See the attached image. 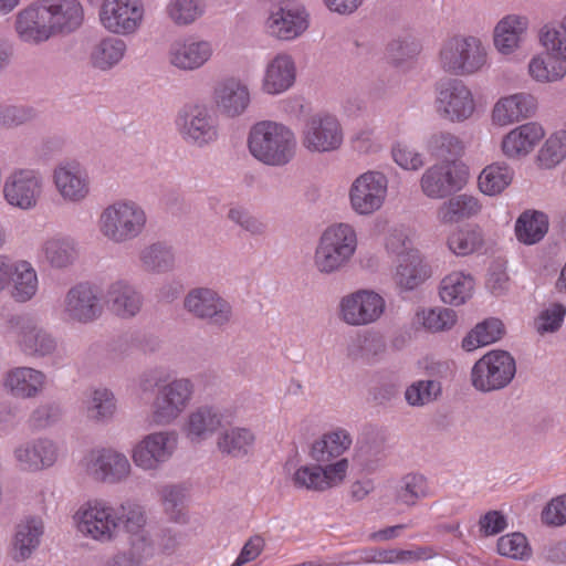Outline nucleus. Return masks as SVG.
I'll list each match as a JSON object with an SVG mask.
<instances>
[{
    "label": "nucleus",
    "mask_w": 566,
    "mask_h": 566,
    "mask_svg": "<svg viewBox=\"0 0 566 566\" xmlns=\"http://www.w3.org/2000/svg\"><path fill=\"white\" fill-rule=\"evenodd\" d=\"M292 482L296 489L323 492L319 464L301 465L293 473Z\"/></svg>",
    "instance_id": "obj_63"
},
{
    "label": "nucleus",
    "mask_w": 566,
    "mask_h": 566,
    "mask_svg": "<svg viewBox=\"0 0 566 566\" xmlns=\"http://www.w3.org/2000/svg\"><path fill=\"white\" fill-rule=\"evenodd\" d=\"M431 495L427 479L421 474L410 473L402 478L397 491L398 500L409 506L416 505L422 499Z\"/></svg>",
    "instance_id": "obj_53"
},
{
    "label": "nucleus",
    "mask_w": 566,
    "mask_h": 566,
    "mask_svg": "<svg viewBox=\"0 0 566 566\" xmlns=\"http://www.w3.org/2000/svg\"><path fill=\"white\" fill-rule=\"evenodd\" d=\"M430 275V268L423 262L419 251H410L403 259H399L395 281L399 286L412 290Z\"/></svg>",
    "instance_id": "obj_38"
},
{
    "label": "nucleus",
    "mask_w": 566,
    "mask_h": 566,
    "mask_svg": "<svg viewBox=\"0 0 566 566\" xmlns=\"http://www.w3.org/2000/svg\"><path fill=\"white\" fill-rule=\"evenodd\" d=\"M296 146L293 130L273 120L258 122L251 127L248 136L249 151L268 166L287 165L295 156Z\"/></svg>",
    "instance_id": "obj_1"
},
{
    "label": "nucleus",
    "mask_w": 566,
    "mask_h": 566,
    "mask_svg": "<svg viewBox=\"0 0 566 566\" xmlns=\"http://www.w3.org/2000/svg\"><path fill=\"white\" fill-rule=\"evenodd\" d=\"M431 153L443 159L459 157L463 153V143L455 135L448 132H440L431 136L429 140Z\"/></svg>",
    "instance_id": "obj_58"
},
{
    "label": "nucleus",
    "mask_w": 566,
    "mask_h": 566,
    "mask_svg": "<svg viewBox=\"0 0 566 566\" xmlns=\"http://www.w3.org/2000/svg\"><path fill=\"white\" fill-rule=\"evenodd\" d=\"M483 234L478 228H457L447 237V247L458 256H467L482 249Z\"/></svg>",
    "instance_id": "obj_48"
},
{
    "label": "nucleus",
    "mask_w": 566,
    "mask_h": 566,
    "mask_svg": "<svg viewBox=\"0 0 566 566\" xmlns=\"http://www.w3.org/2000/svg\"><path fill=\"white\" fill-rule=\"evenodd\" d=\"M166 12L174 23L188 25L202 14L203 9L200 0H170Z\"/></svg>",
    "instance_id": "obj_56"
},
{
    "label": "nucleus",
    "mask_w": 566,
    "mask_h": 566,
    "mask_svg": "<svg viewBox=\"0 0 566 566\" xmlns=\"http://www.w3.org/2000/svg\"><path fill=\"white\" fill-rule=\"evenodd\" d=\"M530 76L538 83H553L566 75V65L546 53L535 54L528 63Z\"/></svg>",
    "instance_id": "obj_46"
},
{
    "label": "nucleus",
    "mask_w": 566,
    "mask_h": 566,
    "mask_svg": "<svg viewBox=\"0 0 566 566\" xmlns=\"http://www.w3.org/2000/svg\"><path fill=\"white\" fill-rule=\"evenodd\" d=\"M545 135V128L538 122L520 124L503 135L500 143L501 153L509 160H523L534 153Z\"/></svg>",
    "instance_id": "obj_15"
},
{
    "label": "nucleus",
    "mask_w": 566,
    "mask_h": 566,
    "mask_svg": "<svg viewBox=\"0 0 566 566\" xmlns=\"http://www.w3.org/2000/svg\"><path fill=\"white\" fill-rule=\"evenodd\" d=\"M514 170L506 163H492L483 168L478 178L481 192L486 196L502 193L513 181Z\"/></svg>",
    "instance_id": "obj_41"
},
{
    "label": "nucleus",
    "mask_w": 566,
    "mask_h": 566,
    "mask_svg": "<svg viewBox=\"0 0 566 566\" xmlns=\"http://www.w3.org/2000/svg\"><path fill=\"white\" fill-rule=\"evenodd\" d=\"M536 111V97L520 92L500 97L492 106L490 119L493 126L503 128L533 117Z\"/></svg>",
    "instance_id": "obj_18"
},
{
    "label": "nucleus",
    "mask_w": 566,
    "mask_h": 566,
    "mask_svg": "<svg viewBox=\"0 0 566 566\" xmlns=\"http://www.w3.org/2000/svg\"><path fill=\"white\" fill-rule=\"evenodd\" d=\"M126 49L122 39L107 36L93 46L90 61L94 67L106 71L123 60Z\"/></svg>",
    "instance_id": "obj_45"
},
{
    "label": "nucleus",
    "mask_w": 566,
    "mask_h": 566,
    "mask_svg": "<svg viewBox=\"0 0 566 566\" xmlns=\"http://www.w3.org/2000/svg\"><path fill=\"white\" fill-rule=\"evenodd\" d=\"M222 423V415L211 407H200L187 418L184 432L191 442L209 438Z\"/></svg>",
    "instance_id": "obj_36"
},
{
    "label": "nucleus",
    "mask_w": 566,
    "mask_h": 566,
    "mask_svg": "<svg viewBox=\"0 0 566 566\" xmlns=\"http://www.w3.org/2000/svg\"><path fill=\"white\" fill-rule=\"evenodd\" d=\"M467 180V167L454 160H448L428 168L421 177L420 186L427 197L440 199L460 190Z\"/></svg>",
    "instance_id": "obj_13"
},
{
    "label": "nucleus",
    "mask_w": 566,
    "mask_h": 566,
    "mask_svg": "<svg viewBox=\"0 0 566 566\" xmlns=\"http://www.w3.org/2000/svg\"><path fill=\"white\" fill-rule=\"evenodd\" d=\"M8 324L24 354L44 356L55 348L54 339L45 332L38 329L30 318L13 316Z\"/></svg>",
    "instance_id": "obj_22"
},
{
    "label": "nucleus",
    "mask_w": 566,
    "mask_h": 566,
    "mask_svg": "<svg viewBox=\"0 0 566 566\" xmlns=\"http://www.w3.org/2000/svg\"><path fill=\"white\" fill-rule=\"evenodd\" d=\"M15 31L21 41L32 44H40L53 36L49 19L39 2L19 12Z\"/></svg>",
    "instance_id": "obj_26"
},
{
    "label": "nucleus",
    "mask_w": 566,
    "mask_h": 566,
    "mask_svg": "<svg viewBox=\"0 0 566 566\" xmlns=\"http://www.w3.org/2000/svg\"><path fill=\"white\" fill-rule=\"evenodd\" d=\"M161 502L169 518L175 522H184V489L176 485L164 486L160 491Z\"/></svg>",
    "instance_id": "obj_61"
},
{
    "label": "nucleus",
    "mask_w": 566,
    "mask_h": 566,
    "mask_svg": "<svg viewBox=\"0 0 566 566\" xmlns=\"http://www.w3.org/2000/svg\"><path fill=\"white\" fill-rule=\"evenodd\" d=\"M388 181L384 174L367 171L357 177L349 189L352 209L360 216L378 211L387 197Z\"/></svg>",
    "instance_id": "obj_11"
},
{
    "label": "nucleus",
    "mask_w": 566,
    "mask_h": 566,
    "mask_svg": "<svg viewBox=\"0 0 566 566\" xmlns=\"http://www.w3.org/2000/svg\"><path fill=\"white\" fill-rule=\"evenodd\" d=\"M115 399L111 391L96 389L87 402V417L97 421L108 419L115 412Z\"/></svg>",
    "instance_id": "obj_59"
},
{
    "label": "nucleus",
    "mask_w": 566,
    "mask_h": 566,
    "mask_svg": "<svg viewBox=\"0 0 566 566\" xmlns=\"http://www.w3.org/2000/svg\"><path fill=\"white\" fill-rule=\"evenodd\" d=\"M179 130L186 140L198 145L208 144L217 138L213 119L205 107L196 106L191 113L178 122Z\"/></svg>",
    "instance_id": "obj_30"
},
{
    "label": "nucleus",
    "mask_w": 566,
    "mask_h": 566,
    "mask_svg": "<svg viewBox=\"0 0 566 566\" xmlns=\"http://www.w3.org/2000/svg\"><path fill=\"white\" fill-rule=\"evenodd\" d=\"M440 390V385L436 381L419 380L407 388L405 397L411 406H423L434 400Z\"/></svg>",
    "instance_id": "obj_60"
},
{
    "label": "nucleus",
    "mask_w": 566,
    "mask_h": 566,
    "mask_svg": "<svg viewBox=\"0 0 566 566\" xmlns=\"http://www.w3.org/2000/svg\"><path fill=\"white\" fill-rule=\"evenodd\" d=\"M497 553L502 556L524 560L532 555V548L526 536L522 533H511L501 536L497 539Z\"/></svg>",
    "instance_id": "obj_55"
},
{
    "label": "nucleus",
    "mask_w": 566,
    "mask_h": 566,
    "mask_svg": "<svg viewBox=\"0 0 566 566\" xmlns=\"http://www.w3.org/2000/svg\"><path fill=\"white\" fill-rule=\"evenodd\" d=\"M106 297L109 310L123 318L135 316L140 311L143 303L140 294L123 281L113 283Z\"/></svg>",
    "instance_id": "obj_37"
},
{
    "label": "nucleus",
    "mask_w": 566,
    "mask_h": 566,
    "mask_svg": "<svg viewBox=\"0 0 566 566\" xmlns=\"http://www.w3.org/2000/svg\"><path fill=\"white\" fill-rule=\"evenodd\" d=\"M185 307L193 315L208 318L217 325L229 322L231 315L230 305L209 289L192 290L185 300Z\"/></svg>",
    "instance_id": "obj_24"
},
{
    "label": "nucleus",
    "mask_w": 566,
    "mask_h": 566,
    "mask_svg": "<svg viewBox=\"0 0 566 566\" xmlns=\"http://www.w3.org/2000/svg\"><path fill=\"white\" fill-rule=\"evenodd\" d=\"M528 29V19L524 15L509 14L495 25L493 44L502 55H511L518 50Z\"/></svg>",
    "instance_id": "obj_28"
},
{
    "label": "nucleus",
    "mask_w": 566,
    "mask_h": 566,
    "mask_svg": "<svg viewBox=\"0 0 566 566\" xmlns=\"http://www.w3.org/2000/svg\"><path fill=\"white\" fill-rule=\"evenodd\" d=\"M488 49L474 35L447 39L439 51L440 67L452 75H473L488 65Z\"/></svg>",
    "instance_id": "obj_2"
},
{
    "label": "nucleus",
    "mask_w": 566,
    "mask_h": 566,
    "mask_svg": "<svg viewBox=\"0 0 566 566\" xmlns=\"http://www.w3.org/2000/svg\"><path fill=\"white\" fill-rule=\"evenodd\" d=\"M43 191V181L40 174L33 169H19L13 171L3 185L6 201L22 210H30L38 203Z\"/></svg>",
    "instance_id": "obj_14"
},
{
    "label": "nucleus",
    "mask_w": 566,
    "mask_h": 566,
    "mask_svg": "<svg viewBox=\"0 0 566 566\" xmlns=\"http://www.w3.org/2000/svg\"><path fill=\"white\" fill-rule=\"evenodd\" d=\"M355 229L346 223L327 228L315 251L314 264L321 273H334L343 269L357 249Z\"/></svg>",
    "instance_id": "obj_3"
},
{
    "label": "nucleus",
    "mask_w": 566,
    "mask_h": 566,
    "mask_svg": "<svg viewBox=\"0 0 566 566\" xmlns=\"http://www.w3.org/2000/svg\"><path fill=\"white\" fill-rule=\"evenodd\" d=\"M213 48L209 41L195 36L175 40L168 49V62L182 71H195L203 66L212 56Z\"/></svg>",
    "instance_id": "obj_21"
},
{
    "label": "nucleus",
    "mask_w": 566,
    "mask_h": 566,
    "mask_svg": "<svg viewBox=\"0 0 566 566\" xmlns=\"http://www.w3.org/2000/svg\"><path fill=\"white\" fill-rule=\"evenodd\" d=\"M474 279L463 271H452L440 282L439 295L443 303L459 306L464 304L473 295Z\"/></svg>",
    "instance_id": "obj_35"
},
{
    "label": "nucleus",
    "mask_w": 566,
    "mask_h": 566,
    "mask_svg": "<svg viewBox=\"0 0 566 566\" xmlns=\"http://www.w3.org/2000/svg\"><path fill=\"white\" fill-rule=\"evenodd\" d=\"M504 334V326L497 318H489L478 324L462 340V347L472 352L479 347L499 340Z\"/></svg>",
    "instance_id": "obj_50"
},
{
    "label": "nucleus",
    "mask_w": 566,
    "mask_h": 566,
    "mask_svg": "<svg viewBox=\"0 0 566 566\" xmlns=\"http://www.w3.org/2000/svg\"><path fill=\"white\" fill-rule=\"evenodd\" d=\"M296 67L291 55L281 53L266 65L262 90L266 94L277 95L287 91L295 82Z\"/></svg>",
    "instance_id": "obj_29"
},
{
    "label": "nucleus",
    "mask_w": 566,
    "mask_h": 566,
    "mask_svg": "<svg viewBox=\"0 0 566 566\" xmlns=\"http://www.w3.org/2000/svg\"><path fill=\"white\" fill-rule=\"evenodd\" d=\"M417 317L422 326L430 332L448 331L457 322L455 312L447 307L422 310L417 313Z\"/></svg>",
    "instance_id": "obj_54"
},
{
    "label": "nucleus",
    "mask_w": 566,
    "mask_h": 566,
    "mask_svg": "<svg viewBox=\"0 0 566 566\" xmlns=\"http://www.w3.org/2000/svg\"><path fill=\"white\" fill-rule=\"evenodd\" d=\"M538 42L549 55L566 63L565 15L558 22L544 24L538 32Z\"/></svg>",
    "instance_id": "obj_47"
},
{
    "label": "nucleus",
    "mask_w": 566,
    "mask_h": 566,
    "mask_svg": "<svg viewBox=\"0 0 566 566\" xmlns=\"http://www.w3.org/2000/svg\"><path fill=\"white\" fill-rule=\"evenodd\" d=\"M142 265L146 271L164 272L174 264L171 251L160 243L151 244L140 252Z\"/></svg>",
    "instance_id": "obj_57"
},
{
    "label": "nucleus",
    "mask_w": 566,
    "mask_h": 566,
    "mask_svg": "<svg viewBox=\"0 0 566 566\" xmlns=\"http://www.w3.org/2000/svg\"><path fill=\"white\" fill-rule=\"evenodd\" d=\"M515 371V360L507 352L491 350L474 364L472 385L480 391L502 389L511 382Z\"/></svg>",
    "instance_id": "obj_9"
},
{
    "label": "nucleus",
    "mask_w": 566,
    "mask_h": 566,
    "mask_svg": "<svg viewBox=\"0 0 566 566\" xmlns=\"http://www.w3.org/2000/svg\"><path fill=\"white\" fill-rule=\"evenodd\" d=\"M352 444L348 432L344 429H336L323 434L317 439L311 449V455L317 462H328L342 455Z\"/></svg>",
    "instance_id": "obj_40"
},
{
    "label": "nucleus",
    "mask_w": 566,
    "mask_h": 566,
    "mask_svg": "<svg viewBox=\"0 0 566 566\" xmlns=\"http://www.w3.org/2000/svg\"><path fill=\"white\" fill-rule=\"evenodd\" d=\"M433 556L431 548H417V549H371L364 558L368 563L379 564H406L417 560L428 559Z\"/></svg>",
    "instance_id": "obj_49"
},
{
    "label": "nucleus",
    "mask_w": 566,
    "mask_h": 566,
    "mask_svg": "<svg viewBox=\"0 0 566 566\" xmlns=\"http://www.w3.org/2000/svg\"><path fill=\"white\" fill-rule=\"evenodd\" d=\"M45 385V375L30 367L11 369L4 379L6 388L15 397L32 398L40 394Z\"/></svg>",
    "instance_id": "obj_33"
},
{
    "label": "nucleus",
    "mask_w": 566,
    "mask_h": 566,
    "mask_svg": "<svg viewBox=\"0 0 566 566\" xmlns=\"http://www.w3.org/2000/svg\"><path fill=\"white\" fill-rule=\"evenodd\" d=\"M147 217L134 201L120 200L107 206L98 218L99 232L109 241L124 243L137 238L145 229Z\"/></svg>",
    "instance_id": "obj_4"
},
{
    "label": "nucleus",
    "mask_w": 566,
    "mask_h": 566,
    "mask_svg": "<svg viewBox=\"0 0 566 566\" xmlns=\"http://www.w3.org/2000/svg\"><path fill=\"white\" fill-rule=\"evenodd\" d=\"M548 217L537 210L524 211L515 222V234L524 244L539 242L548 231Z\"/></svg>",
    "instance_id": "obj_42"
},
{
    "label": "nucleus",
    "mask_w": 566,
    "mask_h": 566,
    "mask_svg": "<svg viewBox=\"0 0 566 566\" xmlns=\"http://www.w3.org/2000/svg\"><path fill=\"white\" fill-rule=\"evenodd\" d=\"M176 448L177 436L174 432H155L133 448L132 459L143 470H156L171 458Z\"/></svg>",
    "instance_id": "obj_16"
},
{
    "label": "nucleus",
    "mask_w": 566,
    "mask_h": 566,
    "mask_svg": "<svg viewBox=\"0 0 566 566\" xmlns=\"http://www.w3.org/2000/svg\"><path fill=\"white\" fill-rule=\"evenodd\" d=\"M534 158L539 169L551 170L566 159V129H558L543 139Z\"/></svg>",
    "instance_id": "obj_44"
},
{
    "label": "nucleus",
    "mask_w": 566,
    "mask_h": 566,
    "mask_svg": "<svg viewBox=\"0 0 566 566\" xmlns=\"http://www.w3.org/2000/svg\"><path fill=\"white\" fill-rule=\"evenodd\" d=\"M481 208L475 197L465 193L458 195L438 208L437 219L442 224L457 223L476 216Z\"/></svg>",
    "instance_id": "obj_39"
},
{
    "label": "nucleus",
    "mask_w": 566,
    "mask_h": 566,
    "mask_svg": "<svg viewBox=\"0 0 566 566\" xmlns=\"http://www.w3.org/2000/svg\"><path fill=\"white\" fill-rule=\"evenodd\" d=\"M434 107L438 115L450 123L470 119L476 103L471 88L461 80H449L437 86Z\"/></svg>",
    "instance_id": "obj_7"
},
{
    "label": "nucleus",
    "mask_w": 566,
    "mask_h": 566,
    "mask_svg": "<svg viewBox=\"0 0 566 566\" xmlns=\"http://www.w3.org/2000/svg\"><path fill=\"white\" fill-rule=\"evenodd\" d=\"M82 464L87 474L103 482H119L130 473L126 455L111 449L91 451Z\"/></svg>",
    "instance_id": "obj_20"
},
{
    "label": "nucleus",
    "mask_w": 566,
    "mask_h": 566,
    "mask_svg": "<svg viewBox=\"0 0 566 566\" xmlns=\"http://www.w3.org/2000/svg\"><path fill=\"white\" fill-rule=\"evenodd\" d=\"M566 308L560 304H553L543 311L536 319V329L539 334L557 331L565 317Z\"/></svg>",
    "instance_id": "obj_64"
},
{
    "label": "nucleus",
    "mask_w": 566,
    "mask_h": 566,
    "mask_svg": "<svg viewBox=\"0 0 566 566\" xmlns=\"http://www.w3.org/2000/svg\"><path fill=\"white\" fill-rule=\"evenodd\" d=\"M42 252L46 261L55 268L67 266L76 255L73 241L63 237L48 239L42 247Z\"/></svg>",
    "instance_id": "obj_52"
},
{
    "label": "nucleus",
    "mask_w": 566,
    "mask_h": 566,
    "mask_svg": "<svg viewBox=\"0 0 566 566\" xmlns=\"http://www.w3.org/2000/svg\"><path fill=\"white\" fill-rule=\"evenodd\" d=\"M214 99L223 113L229 116H237L248 107L250 94L248 87L239 80L227 78L217 85Z\"/></svg>",
    "instance_id": "obj_32"
},
{
    "label": "nucleus",
    "mask_w": 566,
    "mask_h": 566,
    "mask_svg": "<svg viewBox=\"0 0 566 566\" xmlns=\"http://www.w3.org/2000/svg\"><path fill=\"white\" fill-rule=\"evenodd\" d=\"M39 3L49 19L53 35L70 33L84 21V10L77 0H40Z\"/></svg>",
    "instance_id": "obj_23"
},
{
    "label": "nucleus",
    "mask_w": 566,
    "mask_h": 566,
    "mask_svg": "<svg viewBox=\"0 0 566 566\" xmlns=\"http://www.w3.org/2000/svg\"><path fill=\"white\" fill-rule=\"evenodd\" d=\"M192 395V384L178 379L165 386L153 406V421L166 424L174 421L188 406Z\"/></svg>",
    "instance_id": "obj_19"
},
{
    "label": "nucleus",
    "mask_w": 566,
    "mask_h": 566,
    "mask_svg": "<svg viewBox=\"0 0 566 566\" xmlns=\"http://www.w3.org/2000/svg\"><path fill=\"white\" fill-rule=\"evenodd\" d=\"M10 283L12 297L19 302L32 298L38 290V276L32 265L27 261H12Z\"/></svg>",
    "instance_id": "obj_43"
},
{
    "label": "nucleus",
    "mask_w": 566,
    "mask_h": 566,
    "mask_svg": "<svg viewBox=\"0 0 566 566\" xmlns=\"http://www.w3.org/2000/svg\"><path fill=\"white\" fill-rule=\"evenodd\" d=\"M254 434L245 428H232L218 438V449L232 457L245 455L254 443Z\"/></svg>",
    "instance_id": "obj_51"
},
{
    "label": "nucleus",
    "mask_w": 566,
    "mask_h": 566,
    "mask_svg": "<svg viewBox=\"0 0 566 566\" xmlns=\"http://www.w3.org/2000/svg\"><path fill=\"white\" fill-rule=\"evenodd\" d=\"M308 27L307 14L300 7L279 8L266 21L268 32L281 40H292Z\"/></svg>",
    "instance_id": "obj_27"
},
{
    "label": "nucleus",
    "mask_w": 566,
    "mask_h": 566,
    "mask_svg": "<svg viewBox=\"0 0 566 566\" xmlns=\"http://www.w3.org/2000/svg\"><path fill=\"white\" fill-rule=\"evenodd\" d=\"M385 298L371 290H358L339 302V318L350 326H366L385 313Z\"/></svg>",
    "instance_id": "obj_10"
},
{
    "label": "nucleus",
    "mask_w": 566,
    "mask_h": 566,
    "mask_svg": "<svg viewBox=\"0 0 566 566\" xmlns=\"http://www.w3.org/2000/svg\"><path fill=\"white\" fill-rule=\"evenodd\" d=\"M76 530L84 537L99 543L113 541L120 525L115 509L103 500H90L74 514Z\"/></svg>",
    "instance_id": "obj_5"
},
{
    "label": "nucleus",
    "mask_w": 566,
    "mask_h": 566,
    "mask_svg": "<svg viewBox=\"0 0 566 566\" xmlns=\"http://www.w3.org/2000/svg\"><path fill=\"white\" fill-rule=\"evenodd\" d=\"M120 523L127 532L135 535L128 552L116 555L106 566H144V563L153 556L151 543L139 534L146 523L145 514L140 505L132 502L122 504Z\"/></svg>",
    "instance_id": "obj_6"
},
{
    "label": "nucleus",
    "mask_w": 566,
    "mask_h": 566,
    "mask_svg": "<svg viewBox=\"0 0 566 566\" xmlns=\"http://www.w3.org/2000/svg\"><path fill=\"white\" fill-rule=\"evenodd\" d=\"M43 535V523L39 517L22 520L15 527L11 556L14 560H25L38 548Z\"/></svg>",
    "instance_id": "obj_31"
},
{
    "label": "nucleus",
    "mask_w": 566,
    "mask_h": 566,
    "mask_svg": "<svg viewBox=\"0 0 566 566\" xmlns=\"http://www.w3.org/2000/svg\"><path fill=\"white\" fill-rule=\"evenodd\" d=\"M53 180L59 193L66 201L80 202L90 192L87 174L76 163L57 166L54 169Z\"/></svg>",
    "instance_id": "obj_25"
},
{
    "label": "nucleus",
    "mask_w": 566,
    "mask_h": 566,
    "mask_svg": "<svg viewBox=\"0 0 566 566\" xmlns=\"http://www.w3.org/2000/svg\"><path fill=\"white\" fill-rule=\"evenodd\" d=\"M102 311L97 291L90 284L81 283L66 293L61 317L65 322L88 323L96 319Z\"/></svg>",
    "instance_id": "obj_17"
},
{
    "label": "nucleus",
    "mask_w": 566,
    "mask_h": 566,
    "mask_svg": "<svg viewBox=\"0 0 566 566\" xmlns=\"http://www.w3.org/2000/svg\"><path fill=\"white\" fill-rule=\"evenodd\" d=\"M348 468L347 459H340L327 465H319L323 492L340 485L347 476Z\"/></svg>",
    "instance_id": "obj_62"
},
{
    "label": "nucleus",
    "mask_w": 566,
    "mask_h": 566,
    "mask_svg": "<svg viewBox=\"0 0 566 566\" xmlns=\"http://www.w3.org/2000/svg\"><path fill=\"white\" fill-rule=\"evenodd\" d=\"M145 8L142 0H102L101 25L111 34L133 35L143 25Z\"/></svg>",
    "instance_id": "obj_8"
},
{
    "label": "nucleus",
    "mask_w": 566,
    "mask_h": 566,
    "mask_svg": "<svg viewBox=\"0 0 566 566\" xmlns=\"http://www.w3.org/2000/svg\"><path fill=\"white\" fill-rule=\"evenodd\" d=\"M14 455L23 470H41L51 467L57 459L55 446L49 440H39L15 449Z\"/></svg>",
    "instance_id": "obj_34"
},
{
    "label": "nucleus",
    "mask_w": 566,
    "mask_h": 566,
    "mask_svg": "<svg viewBox=\"0 0 566 566\" xmlns=\"http://www.w3.org/2000/svg\"><path fill=\"white\" fill-rule=\"evenodd\" d=\"M302 145L313 153L337 149L343 143V130L337 118L329 114H316L304 124Z\"/></svg>",
    "instance_id": "obj_12"
}]
</instances>
